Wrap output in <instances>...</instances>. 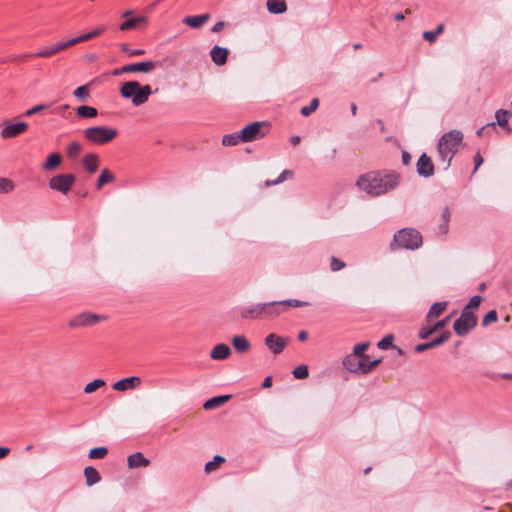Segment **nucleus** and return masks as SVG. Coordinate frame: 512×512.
I'll list each match as a JSON object with an SVG mask.
<instances>
[{"instance_id": "obj_1", "label": "nucleus", "mask_w": 512, "mask_h": 512, "mask_svg": "<svg viewBox=\"0 0 512 512\" xmlns=\"http://www.w3.org/2000/svg\"><path fill=\"white\" fill-rule=\"evenodd\" d=\"M401 182V175L394 170L369 171L360 175L356 186L370 197H379L396 189Z\"/></svg>"}, {"instance_id": "obj_2", "label": "nucleus", "mask_w": 512, "mask_h": 512, "mask_svg": "<svg viewBox=\"0 0 512 512\" xmlns=\"http://www.w3.org/2000/svg\"><path fill=\"white\" fill-rule=\"evenodd\" d=\"M463 137V133L460 130L454 129L444 133L439 139L437 152L445 170L450 167L452 158L457 153Z\"/></svg>"}, {"instance_id": "obj_3", "label": "nucleus", "mask_w": 512, "mask_h": 512, "mask_svg": "<svg viewBox=\"0 0 512 512\" xmlns=\"http://www.w3.org/2000/svg\"><path fill=\"white\" fill-rule=\"evenodd\" d=\"M423 244L421 233L414 228H402L398 230L393 240L389 245L391 251H397L401 249L416 250Z\"/></svg>"}, {"instance_id": "obj_4", "label": "nucleus", "mask_w": 512, "mask_h": 512, "mask_svg": "<svg viewBox=\"0 0 512 512\" xmlns=\"http://www.w3.org/2000/svg\"><path fill=\"white\" fill-rule=\"evenodd\" d=\"M282 313L277 301L252 304L241 308L240 316L246 320L273 318Z\"/></svg>"}, {"instance_id": "obj_5", "label": "nucleus", "mask_w": 512, "mask_h": 512, "mask_svg": "<svg viewBox=\"0 0 512 512\" xmlns=\"http://www.w3.org/2000/svg\"><path fill=\"white\" fill-rule=\"evenodd\" d=\"M120 94L123 98L130 99L134 106L146 103L152 94L149 85L142 86L137 81H128L122 84Z\"/></svg>"}, {"instance_id": "obj_6", "label": "nucleus", "mask_w": 512, "mask_h": 512, "mask_svg": "<svg viewBox=\"0 0 512 512\" xmlns=\"http://www.w3.org/2000/svg\"><path fill=\"white\" fill-rule=\"evenodd\" d=\"M84 138L95 145H105L118 136V130L108 126H92L83 131Z\"/></svg>"}, {"instance_id": "obj_7", "label": "nucleus", "mask_w": 512, "mask_h": 512, "mask_svg": "<svg viewBox=\"0 0 512 512\" xmlns=\"http://www.w3.org/2000/svg\"><path fill=\"white\" fill-rule=\"evenodd\" d=\"M477 325V317L468 308H464L460 317L454 322L453 329L458 336H466Z\"/></svg>"}, {"instance_id": "obj_8", "label": "nucleus", "mask_w": 512, "mask_h": 512, "mask_svg": "<svg viewBox=\"0 0 512 512\" xmlns=\"http://www.w3.org/2000/svg\"><path fill=\"white\" fill-rule=\"evenodd\" d=\"M267 127L265 122H252L241 130L242 142H251L263 138L266 132L263 128Z\"/></svg>"}, {"instance_id": "obj_9", "label": "nucleus", "mask_w": 512, "mask_h": 512, "mask_svg": "<svg viewBox=\"0 0 512 512\" xmlns=\"http://www.w3.org/2000/svg\"><path fill=\"white\" fill-rule=\"evenodd\" d=\"M75 182L72 174H59L49 180V187L53 190L67 194Z\"/></svg>"}, {"instance_id": "obj_10", "label": "nucleus", "mask_w": 512, "mask_h": 512, "mask_svg": "<svg viewBox=\"0 0 512 512\" xmlns=\"http://www.w3.org/2000/svg\"><path fill=\"white\" fill-rule=\"evenodd\" d=\"M158 66L157 62L153 61H143L139 63H132L124 65L121 68L115 69L113 71V75L118 76L122 73H132V72H143L148 73L155 69Z\"/></svg>"}, {"instance_id": "obj_11", "label": "nucleus", "mask_w": 512, "mask_h": 512, "mask_svg": "<svg viewBox=\"0 0 512 512\" xmlns=\"http://www.w3.org/2000/svg\"><path fill=\"white\" fill-rule=\"evenodd\" d=\"M287 338H283L275 333H270L265 338V345L273 354H280L288 343Z\"/></svg>"}, {"instance_id": "obj_12", "label": "nucleus", "mask_w": 512, "mask_h": 512, "mask_svg": "<svg viewBox=\"0 0 512 512\" xmlns=\"http://www.w3.org/2000/svg\"><path fill=\"white\" fill-rule=\"evenodd\" d=\"M101 319L102 317L98 314L84 312L71 319L69 327L91 326Z\"/></svg>"}, {"instance_id": "obj_13", "label": "nucleus", "mask_w": 512, "mask_h": 512, "mask_svg": "<svg viewBox=\"0 0 512 512\" xmlns=\"http://www.w3.org/2000/svg\"><path fill=\"white\" fill-rule=\"evenodd\" d=\"M417 173L420 177L428 178L434 174V164L426 153H423L416 164Z\"/></svg>"}, {"instance_id": "obj_14", "label": "nucleus", "mask_w": 512, "mask_h": 512, "mask_svg": "<svg viewBox=\"0 0 512 512\" xmlns=\"http://www.w3.org/2000/svg\"><path fill=\"white\" fill-rule=\"evenodd\" d=\"M27 128L26 122L6 123L1 131V137L4 139L14 138L26 131Z\"/></svg>"}, {"instance_id": "obj_15", "label": "nucleus", "mask_w": 512, "mask_h": 512, "mask_svg": "<svg viewBox=\"0 0 512 512\" xmlns=\"http://www.w3.org/2000/svg\"><path fill=\"white\" fill-rule=\"evenodd\" d=\"M141 383V379L138 376H131L123 378L112 385L115 391L124 392L130 389L137 388Z\"/></svg>"}, {"instance_id": "obj_16", "label": "nucleus", "mask_w": 512, "mask_h": 512, "mask_svg": "<svg viewBox=\"0 0 512 512\" xmlns=\"http://www.w3.org/2000/svg\"><path fill=\"white\" fill-rule=\"evenodd\" d=\"M69 47H71V46L68 45V41L59 42L54 45L44 47L40 51H38L34 54H30L29 56L47 58V57H51V56L57 54L58 52H60L64 49H67Z\"/></svg>"}, {"instance_id": "obj_17", "label": "nucleus", "mask_w": 512, "mask_h": 512, "mask_svg": "<svg viewBox=\"0 0 512 512\" xmlns=\"http://www.w3.org/2000/svg\"><path fill=\"white\" fill-rule=\"evenodd\" d=\"M450 336H451V333L448 331H445L439 337L433 339L432 341L416 345L415 352L421 353L428 349L437 347V346L443 344L444 342H446L450 338Z\"/></svg>"}, {"instance_id": "obj_18", "label": "nucleus", "mask_w": 512, "mask_h": 512, "mask_svg": "<svg viewBox=\"0 0 512 512\" xmlns=\"http://www.w3.org/2000/svg\"><path fill=\"white\" fill-rule=\"evenodd\" d=\"M228 49L215 45L210 50V56L214 64L222 66L226 64L228 58Z\"/></svg>"}, {"instance_id": "obj_19", "label": "nucleus", "mask_w": 512, "mask_h": 512, "mask_svg": "<svg viewBox=\"0 0 512 512\" xmlns=\"http://www.w3.org/2000/svg\"><path fill=\"white\" fill-rule=\"evenodd\" d=\"M209 18L210 15L205 13L202 15L186 16L183 18L182 22L193 29H199L209 20Z\"/></svg>"}, {"instance_id": "obj_20", "label": "nucleus", "mask_w": 512, "mask_h": 512, "mask_svg": "<svg viewBox=\"0 0 512 512\" xmlns=\"http://www.w3.org/2000/svg\"><path fill=\"white\" fill-rule=\"evenodd\" d=\"M128 467L131 469L139 468V467H147L150 464L148 458L144 457L143 453L136 452L131 454L127 458Z\"/></svg>"}, {"instance_id": "obj_21", "label": "nucleus", "mask_w": 512, "mask_h": 512, "mask_svg": "<svg viewBox=\"0 0 512 512\" xmlns=\"http://www.w3.org/2000/svg\"><path fill=\"white\" fill-rule=\"evenodd\" d=\"M231 354V349L227 344H217L210 352V357L213 360L227 359Z\"/></svg>"}, {"instance_id": "obj_22", "label": "nucleus", "mask_w": 512, "mask_h": 512, "mask_svg": "<svg viewBox=\"0 0 512 512\" xmlns=\"http://www.w3.org/2000/svg\"><path fill=\"white\" fill-rule=\"evenodd\" d=\"M82 164L88 173L93 174L98 170L99 157L95 153H89L83 158Z\"/></svg>"}, {"instance_id": "obj_23", "label": "nucleus", "mask_w": 512, "mask_h": 512, "mask_svg": "<svg viewBox=\"0 0 512 512\" xmlns=\"http://www.w3.org/2000/svg\"><path fill=\"white\" fill-rule=\"evenodd\" d=\"M343 366L350 372L359 374L363 365L360 364L359 357L352 354L347 355L342 362Z\"/></svg>"}, {"instance_id": "obj_24", "label": "nucleus", "mask_w": 512, "mask_h": 512, "mask_svg": "<svg viewBox=\"0 0 512 512\" xmlns=\"http://www.w3.org/2000/svg\"><path fill=\"white\" fill-rule=\"evenodd\" d=\"M266 7L271 14H283L287 11V4L284 0H267Z\"/></svg>"}, {"instance_id": "obj_25", "label": "nucleus", "mask_w": 512, "mask_h": 512, "mask_svg": "<svg viewBox=\"0 0 512 512\" xmlns=\"http://www.w3.org/2000/svg\"><path fill=\"white\" fill-rule=\"evenodd\" d=\"M230 398H231V395H220V396L212 397L204 403L203 408L205 410H212V409L218 408L221 405H223L224 403H226L227 401H229Z\"/></svg>"}, {"instance_id": "obj_26", "label": "nucleus", "mask_w": 512, "mask_h": 512, "mask_svg": "<svg viewBox=\"0 0 512 512\" xmlns=\"http://www.w3.org/2000/svg\"><path fill=\"white\" fill-rule=\"evenodd\" d=\"M146 23H147V18L145 16L134 17V18H130V19L124 21L123 23H121V25L119 26V29L121 31L132 30V29L137 28L138 25L146 24Z\"/></svg>"}, {"instance_id": "obj_27", "label": "nucleus", "mask_w": 512, "mask_h": 512, "mask_svg": "<svg viewBox=\"0 0 512 512\" xmlns=\"http://www.w3.org/2000/svg\"><path fill=\"white\" fill-rule=\"evenodd\" d=\"M232 345L239 353H245L250 349V343L243 335L234 336L232 339Z\"/></svg>"}, {"instance_id": "obj_28", "label": "nucleus", "mask_w": 512, "mask_h": 512, "mask_svg": "<svg viewBox=\"0 0 512 512\" xmlns=\"http://www.w3.org/2000/svg\"><path fill=\"white\" fill-rule=\"evenodd\" d=\"M359 361L363 365L360 367L361 371H359V374H367L381 362V359L371 361L368 355H364L359 357Z\"/></svg>"}, {"instance_id": "obj_29", "label": "nucleus", "mask_w": 512, "mask_h": 512, "mask_svg": "<svg viewBox=\"0 0 512 512\" xmlns=\"http://www.w3.org/2000/svg\"><path fill=\"white\" fill-rule=\"evenodd\" d=\"M84 476L87 486H92L101 480L99 472L91 466H88L84 469Z\"/></svg>"}, {"instance_id": "obj_30", "label": "nucleus", "mask_w": 512, "mask_h": 512, "mask_svg": "<svg viewBox=\"0 0 512 512\" xmlns=\"http://www.w3.org/2000/svg\"><path fill=\"white\" fill-rule=\"evenodd\" d=\"M447 305H448V303L446 301L434 303L430 307L429 312H428V314L426 316V319L429 321L433 317L440 316L444 312V310L446 309Z\"/></svg>"}, {"instance_id": "obj_31", "label": "nucleus", "mask_w": 512, "mask_h": 512, "mask_svg": "<svg viewBox=\"0 0 512 512\" xmlns=\"http://www.w3.org/2000/svg\"><path fill=\"white\" fill-rule=\"evenodd\" d=\"M76 113L81 118H94L98 115L96 108L87 105H81L77 107Z\"/></svg>"}, {"instance_id": "obj_32", "label": "nucleus", "mask_w": 512, "mask_h": 512, "mask_svg": "<svg viewBox=\"0 0 512 512\" xmlns=\"http://www.w3.org/2000/svg\"><path fill=\"white\" fill-rule=\"evenodd\" d=\"M115 179L114 175L108 170L103 169L101 171V174L98 177L96 188L99 190L101 189L105 184L113 182Z\"/></svg>"}, {"instance_id": "obj_33", "label": "nucleus", "mask_w": 512, "mask_h": 512, "mask_svg": "<svg viewBox=\"0 0 512 512\" xmlns=\"http://www.w3.org/2000/svg\"><path fill=\"white\" fill-rule=\"evenodd\" d=\"M61 163V156L58 153L50 154L45 163L43 164V169L45 170H53Z\"/></svg>"}, {"instance_id": "obj_34", "label": "nucleus", "mask_w": 512, "mask_h": 512, "mask_svg": "<svg viewBox=\"0 0 512 512\" xmlns=\"http://www.w3.org/2000/svg\"><path fill=\"white\" fill-rule=\"evenodd\" d=\"M225 462V458L220 455H215L213 460L205 464L204 470L206 473H211L218 469L219 465Z\"/></svg>"}, {"instance_id": "obj_35", "label": "nucleus", "mask_w": 512, "mask_h": 512, "mask_svg": "<svg viewBox=\"0 0 512 512\" xmlns=\"http://www.w3.org/2000/svg\"><path fill=\"white\" fill-rule=\"evenodd\" d=\"M241 131L239 133L227 134L222 139V144L224 146H235L239 142H242Z\"/></svg>"}, {"instance_id": "obj_36", "label": "nucleus", "mask_w": 512, "mask_h": 512, "mask_svg": "<svg viewBox=\"0 0 512 512\" xmlns=\"http://www.w3.org/2000/svg\"><path fill=\"white\" fill-rule=\"evenodd\" d=\"M444 31V25L443 24H439L435 30H432V31H425L423 33V38L430 42V43H433L436 41L437 39V36L440 35L442 32Z\"/></svg>"}, {"instance_id": "obj_37", "label": "nucleus", "mask_w": 512, "mask_h": 512, "mask_svg": "<svg viewBox=\"0 0 512 512\" xmlns=\"http://www.w3.org/2000/svg\"><path fill=\"white\" fill-rule=\"evenodd\" d=\"M508 116L509 111L504 109H499L495 113L496 123L500 127H508Z\"/></svg>"}, {"instance_id": "obj_38", "label": "nucleus", "mask_w": 512, "mask_h": 512, "mask_svg": "<svg viewBox=\"0 0 512 512\" xmlns=\"http://www.w3.org/2000/svg\"><path fill=\"white\" fill-rule=\"evenodd\" d=\"M277 302H278L279 308L282 309V311L284 310L285 307H303V306L308 305L307 302H303V301H300L297 299H288V300L277 301Z\"/></svg>"}, {"instance_id": "obj_39", "label": "nucleus", "mask_w": 512, "mask_h": 512, "mask_svg": "<svg viewBox=\"0 0 512 512\" xmlns=\"http://www.w3.org/2000/svg\"><path fill=\"white\" fill-rule=\"evenodd\" d=\"M103 386H105V381L104 380H102V379H95L92 382H90V383L85 385L84 392L86 394H91V393H93L94 391H96L97 389H99V388H101Z\"/></svg>"}, {"instance_id": "obj_40", "label": "nucleus", "mask_w": 512, "mask_h": 512, "mask_svg": "<svg viewBox=\"0 0 512 512\" xmlns=\"http://www.w3.org/2000/svg\"><path fill=\"white\" fill-rule=\"evenodd\" d=\"M292 176H293V172L291 170H284L281 172V174L278 176L277 179L267 180L265 182V185L266 186L277 185V184L284 182L287 178L292 177Z\"/></svg>"}, {"instance_id": "obj_41", "label": "nucleus", "mask_w": 512, "mask_h": 512, "mask_svg": "<svg viewBox=\"0 0 512 512\" xmlns=\"http://www.w3.org/2000/svg\"><path fill=\"white\" fill-rule=\"evenodd\" d=\"M81 151L82 145L76 141L71 142L67 147V155L72 159L76 158Z\"/></svg>"}, {"instance_id": "obj_42", "label": "nucleus", "mask_w": 512, "mask_h": 512, "mask_svg": "<svg viewBox=\"0 0 512 512\" xmlns=\"http://www.w3.org/2000/svg\"><path fill=\"white\" fill-rule=\"evenodd\" d=\"M293 376L296 379H305L309 375L308 367L307 365L301 364L297 367H295L292 371Z\"/></svg>"}, {"instance_id": "obj_43", "label": "nucleus", "mask_w": 512, "mask_h": 512, "mask_svg": "<svg viewBox=\"0 0 512 512\" xmlns=\"http://www.w3.org/2000/svg\"><path fill=\"white\" fill-rule=\"evenodd\" d=\"M319 106V100L318 98H313L310 102V105L304 106L301 108L300 113L303 116H309L311 113H313Z\"/></svg>"}, {"instance_id": "obj_44", "label": "nucleus", "mask_w": 512, "mask_h": 512, "mask_svg": "<svg viewBox=\"0 0 512 512\" xmlns=\"http://www.w3.org/2000/svg\"><path fill=\"white\" fill-rule=\"evenodd\" d=\"M108 453L106 447H96L90 450L89 458L91 459H103Z\"/></svg>"}, {"instance_id": "obj_45", "label": "nucleus", "mask_w": 512, "mask_h": 512, "mask_svg": "<svg viewBox=\"0 0 512 512\" xmlns=\"http://www.w3.org/2000/svg\"><path fill=\"white\" fill-rule=\"evenodd\" d=\"M14 190V183L8 178H0V193L6 194Z\"/></svg>"}, {"instance_id": "obj_46", "label": "nucleus", "mask_w": 512, "mask_h": 512, "mask_svg": "<svg viewBox=\"0 0 512 512\" xmlns=\"http://www.w3.org/2000/svg\"><path fill=\"white\" fill-rule=\"evenodd\" d=\"M393 340L394 337L392 334H388L385 337H383L378 343L377 347L379 349L385 350L393 347Z\"/></svg>"}, {"instance_id": "obj_47", "label": "nucleus", "mask_w": 512, "mask_h": 512, "mask_svg": "<svg viewBox=\"0 0 512 512\" xmlns=\"http://www.w3.org/2000/svg\"><path fill=\"white\" fill-rule=\"evenodd\" d=\"M438 331L435 324L432 326H424L419 330L418 337L420 339H427L431 334Z\"/></svg>"}, {"instance_id": "obj_48", "label": "nucleus", "mask_w": 512, "mask_h": 512, "mask_svg": "<svg viewBox=\"0 0 512 512\" xmlns=\"http://www.w3.org/2000/svg\"><path fill=\"white\" fill-rule=\"evenodd\" d=\"M73 95L76 98L84 101L89 97V90H88L87 86H85V85L79 86L78 88H76L74 90Z\"/></svg>"}, {"instance_id": "obj_49", "label": "nucleus", "mask_w": 512, "mask_h": 512, "mask_svg": "<svg viewBox=\"0 0 512 512\" xmlns=\"http://www.w3.org/2000/svg\"><path fill=\"white\" fill-rule=\"evenodd\" d=\"M92 38H93L92 33L88 32V33H85L83 35H80L78 37H75V38H72V39L68 40V45L73 46V45H76V44H78L80 42L88 41V40H90Z\"/></svg>"}, {"instance_id": "obj_50", "label": "nucleus", "mask_w": 512, "mask_h": 512, "mask_svg": "<svg viewBox=\"0 0 512 512\" xmlns=\"http://www.w3.org/2000/svg\"><path fill=\"white\" fill-rule=\"evenodd\" d=\"M368 347H369V343H359L354 346L353 352L351 354L356 357L364 356L365 355L364 352L367 350Z\"/></svg>"}, {"instance_id": "obj_51", "label": "nucleus", "mask_w": 512, "mask_h": 512, "mask_svg": "<svg viewBox=\"0 0 512 512\" xmlns=\"http://www.w3.org/2000/svg\"><path fill=\"white\" fill-rule=\"evenodd\" d=\"M496 321H497V313L495 310H491L482 319V325L487 326L490 323L496 322Z\"/></svg>"}, {"instance_id": "obj_52", "label": "nucleus", "mask_w": 512, "mask_h": 512, "mask_svg": "<svg viewBox=\"0 0 512 512\" xmlns=\"http://www.w3.org/2000/svg\"><path fill=\"white\" fill-rule=\"evenodd\" d=\"M481 301L482 297L475 295L470 299L469 303L464 308H468V311H471L472 309H477L480 306Z\"/></svg>"}, {"instance_id": "obj_53", "label": "nucleus", "mask_w": 512, "mask_h": 512, "mask_svg": "<svg viewBox=\"0 0 512 512\" xmlns=\"http://www.w3.org/2000/svg\"><path fill=\"white\" fill-rule=\"evenodd\" d=\"M48 107L47 104H39V105H36L30 109H28L25 113H24V116H27V117H30L32 115H35L43 110H45L46 108Z\"/></svg>"}, {"instance_id": "obj_54", "label": "nucleus", "mask_w": 512, "mask_h": 512, "mask_svg": "<svg viewBox=\"0 0 512 512\" xmlns=\"http://www.w3.org/2000/svg\"><path fill=\"white\" fill-rule=\"evenodd\" d=\"M345 267V263L336 258V257H332L331 258V263H330V268L332 271H339L341 269H343Z\"/></svg>"}, {"instance_id": "obj_55", "label": "nucleus", "mask_w": 512, "mask_h": 512, "mask_svg": "<svg viewBox=\"0 0 512 512\" xmlns=\"http://www.w3.org/2000/svg\"><path fill=\"white\" fill-rule=\"evenodd\" d=\"M121 50L123 52H126L128 53L130 56H138V55H142L144 54V50L142 49H130L128 44H122L121 45Z\"/></svg>"}, {"instance_id": "obj_56", "label": "nucleus", "mask_w": 512, "mask_h": 512, "mask_svg": "<svg viewBox=\"0 0 512 512\" xmlns=\"http://www.w3.org/2000/svg\"><path fill=\"white\" fill-rule=\"evenodd\" d=\"M494 127H495V123H494V122H492V123H488V124H486V125L482 126L481 128H479V129L477 130L476 134H477L478 136H482V135H484V133H485L487 130L494 129Z\"/></svg>"}, {"instance_id": "obj_57", "label": "nucleus", "mask_w": 512, "mask_h": 512, "mask_svg": "<svg viewBox=\"0 0 512 512\" xmlns=\"http://www.w3.org/2000/svg\"><path fill=\"white\" fill-rule=\"evenodd\" d=\"M450 318H451V315L447 316L446 318H444L442 320H439V321H437L435 323V326L438 329V331L443 329L447 325V323L449 322Z\"/></svg>"}, {"instance_id": "obj_58", "label": "nucleus", "mask_w": 512, "mask_h": 512, "mask_svg": "<svg viewBox=\"0 0 512 512\" xmlns=\"http://www.w3.org/2000/svg\"><path fill=\"white\" fill-rule=\"evenodd\" d=\"M441 217H442L443 222L449 223L450 217H451V212L448 207H445L443 209Z\"/></svg>"}, {"instance_id": "obj_59", "label": "nucleus", "mask_w": 512, "mask_h": 512, "mask_svg": "<svg viewBox=\"0 0 512 512\" xmlns=\"http://www.w3.org/2000/svg\"><path fill=\"white\" fill-rule=\"evenodd\" d=\"M224 27H225V22L219 21L213 25V27L211 28V31L213 33H217V32H220Z\"/></svg>"}, {"instance_id": "obj_60", "label": "nucleus", "mask_w": 512, "mask_h": 512, "mask_svg": "<svg viewBox=\"0 0 512 512\" xmlns=\"http://www.w3.org/2000/svg\"><path fill=\"white\" fill-rule=\"evenodd\" d=\"M482 163H483V158L479 153H477L474 156V164H475L474 171H476L482 165Z\"/></svg>"}, {"instance_id": "obj_61", "label": "nucleus", "mask_w": 512, "mask_h": 512, "mask_svg": "<svg viewBox=\"0 0 512 512\" xmlns=\"http://www.w3.org/2000/svg\"><path fill=\"white\" fill-rule=\"evenodd\" d=\"M105 30H106L105 26H99V27L95 28L93 31H91L90 33H92L93 38H94V37H97L100 34H102Z\"/></svg>"}, {"instance_id": "obj_62", "label": "nucleus", "mask_w": 512, "mask_h": 512, "mask_svg": "<svg viewBox=\"0 0 512 512\" xmlns=\"http://www.w3.org/2000/svg\"><path fill=\"white\" fill-rule=\"evenodd\" d=\"M410 161H411V155L408 152L403 151L402 152V163L404 165H408L410 163Z\"/></svg>"}, {"instance_id": "obj_63", "label": "nucleus", "mask_w": 512, "mask_h": 512, "mask_svg": "<svg viewBox=\"0 0 512 512\" xmlns=\"http://www.w3.org/2000/svg\"><path fill=\"white\" fill-rule=\"evenodd\" d=\"M271 386H272V377L267 376V377L264 379L263 383H262V387H263V388H269V387H271Z\"/></svg>"}, {"instance_id": "obj_64", "label": "nucleus", "mask_w": 512, "mask_h": 512, "mask_svg": "<svg viewBox=\"0 0 512 512\" xmlns=\"http://www.w3.org/2000/svg\"><path fill=\"white\" fill-rule=\"evenodd\" d=\"M300 141H301V138H300V136H298V135H294V136L290 137V143H291L293 146L298 145V144L300 143Z\"/></svg>"}]
</instances>
